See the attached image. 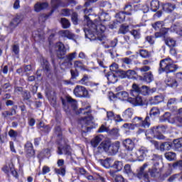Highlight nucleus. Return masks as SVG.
I'll return each instance as SVG.
<instances>
[{
    "mask_svg": "<svg viewBox=\"0 0 182 182\" xmlns=\"http://www.w3.org/2000/svg\"><path fill=\"white\" fill-rule=\"evenodd\" d=\"M153 92L154 91H153L152 90H150L149 87L144 85L141 87V90L139 93H141V95H143L144 96H147L149 95H151V93H153Z\"/></svg>",
    "mask_w": 182,
    "mask_h": 182,
    "instance_id": "c756f323",
    "label": "nucleus"
},
{
    "mask_svg": "<svg viewBox=\"0 0 182 182\" xmlns=\"http://www.w3.org/2000/svg\"><path fill=\"white\" fill-rule=\"evenodd\" d=\"M110 149V141L109 140L103 141L97 147L99 153H103V151H109Z\"/></svg>",
    "mask_w": 182,
    "mask_h": 182,
    "instance_id": "9b49d317",
    "label": "nucleus"
},
{
    "mask_svg": "<svg viewBox=\"0 0 182 182\" xmlns=\"http://www.w3.org/2000/svg\"><path fill=\"white\" fill-rule=\"evenodd\" d=\"M77 55V53L76 52L70 53L68 55L67 58L70 62V61L73 60V59H76Z\"/></svg>",
    "mask_w": 182,
    "mask_h": 182,
    "instance_id": "13d9d810",
    "label": "nucleus"
},
{
    "mask_svg": "<svg viewBox=\"0 0 182 182\" xmlns=\"http://www.w3.org/2000/svg\"><path fill=\"white\" fill-rule=\"evenodd\" d=\"M121 75H124L122 77H127L128 79H133L136 76V71L134 70H129L127 72L121 71Z\"/></svg>",
    "mask_w": 182,
    "mask_h": 182,
    "instance_id": "5701e85b",
    "label": "nucleus"
},
{
    "mask_svg": "<svg viewBox=\"0 0 182 182\" xmlns=\"http://www.w3.org/2000/svg\"><path fill=\"white\" fill-rule=\"evenodd\" d=\"M173 149H177L182 147V138H179L178 139L173 140Z\"/></svg>",
    "mask_w": 182,
    "mask_h": 182,
    "instance_id": "c9c22d12",
    "label": "nucleus"
},
{
    "mask_svg": "<svg viewBox=\"0 0 182 182\" xmlns=\"http://www.w3.org/2000/svg\"><path fill=\"white\" fill-rule=\"evenodd\" d=\"M141 89V87H139V85H137L136 84H133L132 89L131 90V95L132 96H134V94L133 93H140Z\"/></svg>",
    "mask_w": 182,
    "mask_h": 182,
    "instance_id": "c03bdc74",
    "label": "nucleus"
},
{
    "mask_svg": "<svg viewBox=\"0 0 182 182\" xmlns=\"http://www.w3.org/2000/svg\"><path fill=\"white\" fill-rule=\"evenodd\" d=\"M160 161H161V156L154 154L150 162L146 163L140 167L137 173L139 178H149V174L144 170H146L149 166H151V164H153V166L151 168H149V173H151L152 177H156V176L160 173V168H159Z\"/></svg>",
    "mask_w": 182,
    "mask_h": 182,
    "instance_id": "f03ea898",
    "label": "nucleus"
},
{
    "mask_svg": "<svg viewBox=\"0 0 182 182\" xmlns=\"http://www.w3.org/2000/svg\"><path fill=\"white\" fill-rule=\"evenodd\" d=\"M129 161L134 162L139 161V156H137V151L135 152H132L128 155Z\"/></svg>",
    "mask_w": 182,
    "mask_h": 182,
    "instance_id": "72a5a7b5",
    "label": "nucleus"
},
{
    "mask_svg": "<svg viewBox=\"0 0 182 182\" xmlns=\"http://www.w3.org/2000/svg\"><path fill=\"white\" fill-rule=\"evenodd\" d=\"M176 69H178V68L173 63V60L170 58H166L161 61L159 72V73H163V72L171 73V72H176Z\"/></svg>",
    "mask_w": 182,
    "mask_h": 182,
    "instance_id": "7ed1b4c3",
    "label": "nucleus"
},
{
    "mask_svg": "<svg viewBox=\"0 0 182 182\" xmlns=\"http://www.w3.org/2000/svg\"><path fill=\"white\" fill-rule=\"evenodd\" d=\"M164 156L166 160H168V161H174L177 157V155L174 152L169 151L165 153Z\"/></svg>",
    "mask_w": 182,
    "mask_h": 182,
    "instance_id": "7c9ffc66",
    "label": "nucleus"
},
{
    "mask_svg": "<svg viewBox=\"0 0 182 182\" xmlns=\"http://www.w3.org/2000/svg\"><path fill=\"white\" fill-rule=\"evenodd\" d=\"M67 101L68 102V105L71 106L73 109L76 110L77 102L70 97H67Z\"/></svg>",
    "mask_w": 182,
    "mask_h": 182,
    "instance_id": "473e14b6",
    "label": "nucleus"
},
{
    "mask_svg": "<svg viewBox=\"0 0 182 182\" xmlns=\"http://www.w3.org/2000/svg\"><path fill=\"white\" fill-rule=\"evenodd\" d=\"M125 15V13H124L123 11H120L119 13L116 14L115 18H117V21L118 22H123V21H124V19L126 18Z\"/></svg>",
    "mask_w": 182,
    "mask_h": 182,
    "instance_id": "58836bf2",
    "label": "nucleus"
},
{
    "mask_svg": "<svg viewBox=\"0 0 182 182\" xmlns=\"http://www.w3.org/2000/svg\"><path fill=\"white\" fill-rule=\"evenodd\" d=\"M166 43L169 46V48H174V46H176V40L171 38H168L166 40Z\"/></svg>",
    "mask_w": 182,
    "mask_h": 182,
    "instance_id": "a18cd8bd",
    "label": "nucleus"
},
{
    "mask_svg": "<svg viewBox=\"0 0 182 182\" xmlns=\"http://www.w3.org/2000/svg\"><path fill=\"white\" fill-rule=\"evenodd\" d=\"M150 8L152 12H157V10L160 8V1L159 0H152L150 3Z\"/></svg>",
    "mask_w": 182,
    "mask_h": 182,
    "instance_id": "393cba45",
    "label": "nucleus"
},
{
    "mask_svg": "<svg viewBox=\"0 0 182 182\" xmlns=\"http://www.w3.org/2000/svg\"><path fill=\"white\" fill-rule=\"evenodd\" d=\"M132 126L136 127H144V129H149L150 127V117H146L145 119L140 117H135L132 120Z\"/></svg>",
    "mask_w": 182,
    "mask_h": 182,
    "instance_id": "20e7f679",
    "label": "nucleus"
},
{
    "mask_svg": "<svg viewBox=\"0 0 182 182\" xmlns=\"http://www.w3.org/2000/svg\"><path fill=\"white\" fill-rule=\"evenodd\" d=\"M61 15H63V16H69V15H70V10L68 9H63L61 11Z\"/></svg>",
    "mask_w": 182,
    "mask_h": 182,
    "instance_id": "0e129e2a",
    "label": "nucleus"
},
{
    "mask_svg": "<svg viewBox=\"0 0 182 182\" xmlns=\"http://www.w3.org/2000/svg\"><path fill=\"white\" fill-rule=\"evenodd\" d=\"M150 116H154V117L160 116V109L157 107H153L150 111Z\"/></svg>",
    "mask_w": 182,
    "mask_h": 182,
    "instance_id": "79ce46f5",
    "label": "nucleus"
},
{
    "mask_svg": "<svg viewBox=\"0 0 182 182\" xmlns=\"http://www.w3.org/2000/svg\"><path fill=\"white\" fill-rule=\"evenodd\" d=\"M106 76L109 83H116L117 82V75L114 73L109 72Z\"/></svg>",
    "mask_w": 182,
    "mask_h": 182,
    "instance_id": "b1692460",
    "label": "nucleus"
},
{
    "mask_svg": "<svg viewBox=\"0 0 182 182\" xmlns=\"http://www.w3.org/2000/svg\"><path fill=\"white\" fill-rule=\"evenodd\" d=\"M51 5H52V7L54 8V9H56L58 8V6H60V1L59 0H52L51 1Z\"/></svg>",
    "mask_w": 182,
    "mask_h": 182,
    "instance_id": "4d7b16f0",
    "label": "nucleus"
},
{
    "mask_svg": "<svg viewBox=\"0 0 182 182\" xmlns=\"http://www.w3.org/2000/svg\"><path fill=\"white\" fill-rule=\"evenodd\" d=\"M122 127H124V129H128V130H134V127L133 126V124H124L122 125Z\"/></svg>",
    "mask_w": 182,
    "mask_h": 182,
    "instance_id": "e2e57ef3",
    "label": "nucleus"
},
{
    "mask_svg": "<svg viewBox=\"0 0 182 182\" xmlns=\"http://www.w3.org/2000/svg\"><path fill=\"white\" fill-rule=\"evenodd\" d=\"M161 119L163 122H168V123L173 122V121L171 120V114H170V112H165L164 114L161 117Z\"/></svg>",
    "mask_w": 182,
    "mask_h": 182,
    "instance_id": "f704fd0d",
    "label": "nucleus"
},
{
    "mask_svg": "<svg viewBox=\"0 0 182 182\" xmlns=\"http://www.w3.org/2000/svg\"><path fill=\"white\" fill-rule=\"evenodd\" d=\"M9 136H10V137H12L13 139H16V137H18V132L14 129H11L9 132Z\"/></svg>",
    "mask_w": 182,
    "mask_h": 182,
    "instance_id": "bf43d9fd",
    "label": "nucleus"
},
{
    "mask_svg": "<svg viewBox=\"0 0 182 182\" xmlns=\"http://www.w3.org/2000/svg\"><path fill=\"white\" fill-rule=\"evenodd\" d=\"M129 100L134 106H143V99L140 96H137L136 98H131Z\"/></svg>",
    "mask_w": 182,
    "mask_h": 182,
    "instance_id": "a211bd4d",
    "label": "nucleus"
},
{
    "mask_svg": "<svg viewBox=\"0 0 182 182\" xmlns=\"http://www.w3.org/2000/svg\"><path fill=\"white\" fill-rule=\"evenodd\" d=\"M48 8V3H37L34 6V11L36 12H41L42 9Z\"/></svg>",
    "mask_w": 182,
    "mask_h": 182,
    "instance_id": "bb28decb",
    "label": "nucleus"
},
{
    "mask_svg": "<svg viewBox=\"0 0 182 182\" xmlns=\"http://www.w3.org/2000/svg\"><path fill=\"white\" fill-rule=\"evenodd\" d=\"M117 96L121 100H126L129 97V93L126 91H121L117 93Z\"/></svg>",
    "mask_w": 182,
    "mask_h": 182,
    "instance_id": "e433bc0d",
    "label": "nucleus"
},
{
    "mask_svg": "<svg viewBox=\"0 0 182 182\" xmlns=\"http://www.w3.org/2000/svg\"><path fill=\"white\" fill-rule=\"evenodd\" d=\"M88 80L89 77H87V75H84V77L80 81V83H81V85H86Z\"/></svg>",
    "mask_w": 182,
    "mask_h": 182,
    "instance_id": "338daca9",
    "label": "nucleus"
},
{
    "mask_svg": "<svg viewBox=\"0 0 182 182\" xmlns=\"http://www.w3.org/2000/svg\"><path fill=\"white\" fill-rule=\"evenodd\" d=\"M164 97L163 95H156L154 98L150 100L151 105H159V103H161L164 102Z\"/></svg>",
    "mask_w": 182,
    "mask_h": 182,
    "instance_id": "a878e982",
    "label": "nucleus"
},
{
    "mask_svg": "<svg viewBox=\"0 0 182 182\" xmlns=\"http://www.w3.org/2000/svg\"><path fill=\"white\" fill-rule=\"evenodd\" d=\"M109 134L113 136L114 137H118L119 136V129L114 128L111 131L108 132Z\"/></svg>",
    "mask_w": 182,
    "mask_h": 182,
    "instance_id": "3c124183",
    "label": "nucleus"
},
{
    "mask_svg": "<svg viewBox=\"0 0 182 182\" xmlns=\"http://www.w3.org/2000/svg\"><path fill=\"white\" fill-rule=\"evenodd\" d=\"M105 132H109L107 129V127H106V125L102 124L100 129H98V133H105Z\"/></svg>",
    "mask_w": 182,
    "mask_h": 182,
    "instance_id": "69168bd1",
    "label": "nucleus"
},
{
    "mask_svg": "<svg viewBox=\"0 0 182 182\" xmlns=\"http://www.w3.org/2000/svg\"><path fill=\"white\" fill-rule=\"evenodd\" d=\"M85 19L87 22V26L84 28L85 38L90 39V41H95L96 38H98L100 41H103L105 38L103 33L106 31V26L102 24V22L110 21L109 14L102 12L99 16V21H100L95 20L92 23L87 16H85Z\"/></svg>",
    "mask_w": 182,
    "mask_h": 182,
    "instance_id": "f257e3e1",
    "label": "nucleus"
},
{
    "mask_svg": "<svg viewBox=\"0 0 182 182\" xmlns=\"http://www.w3.org/2000/svg\"><path fill=\"white\" fill-rule=\"evenodd\" d=\"M55 173H56L58 176H65V174H66V170L65 169V168H63L60 169L55 168Z\"/></svg>",
    "mask_w": 182,
    "mask_h": 182,
    "instance_id": "5fc2aeb1",
    "label": "nucleus"
},
{
    "mask_svg": "<svg viewBox=\"0 0 182 182\" xmlns=\"http://www.w3.org/2000/svg\"><path fill=\"white\" fill-rule=\"evenodd\" d=\"M90 107L87 106V107L85 108H80L77 112V114H80V113H83V114H86L87 117H85L83 119H81L80 122L81 124H89L90 120H92V117L90 116Z\"/></svg>",
    "mask_w": 182,
    "mask_h": 182,
    "instance_id": "423d86ee",
    "label": "nucleus"
},
{
    "mask_svg": "<svg viewBox=\"0 0 182 182\" xmlns=\"http://www.w3.org/2000/svg\"><path fill=\"white\" fill-rule=\"evenodd\" d=\"M128 31H129V26H122L119 28V33L124 35V34L127 33Z\"/></svg>",
    "mask_w": 182,
    "mask_h": 182,
    "instance_id": "603ef678",
    "label": "nucleus"
},
{
    "mask_svg": "<svg viewBox=\"0 0 182 182\" xmlns=\"http://www.w3.org/2000/svg\"><path fill=\"white\" fill-rule=\"evenodd\" d=\"M61 24L64 29H68V28L70 27V22L65 18H61Z\"/></svg>",
    "mask_w": 182,
    "mask_h": 182,
    "instance_id": "37998d69",
    "label": "nucleus"
},
{
    "mask_svg": "<svg viewBox=\"0 0 182 182\" xmlns=\"http://www.w3.org/2000/svg\"><path fill=\"white\" fill-rule=\"evenodd\" d=\"M55 48L57 49V56L58 58H63L66 55V52L69 50V48H66L65 45L60 42L55 44Z\"/></svg>",
    "mask_w": 182,
    "mask_h": 182,
    "instance_id": "6e6552de",
    "label": "nucleus"
},
{
    "mask_svg": "<svg viewBox=\"0 0 182 182\" xmlns=\"http://www.w3.org/2000/svg\"><path fill=\"white\" fill-rule=\"evenodd\" d=\"M71 19L74 25H77V14L73 13L71 16Z\"/></svg>",
    "mask_w": 182,
    "mask_h": 182,
    "instance_id": "680f3d73",
    "label": "nucleus"
},
{
    "mask_svg": "<svg viewBox=\"0 0 182 182\" xmlns=\"http://www.w3.org/2000/svg\"><path fill=\"white\" fill-rule=\"evenodd\" d=\"M166 84L167 86H170V87H177V81L174 80V78H171L170 77H168L166 80H165Z\"/></svg>",
    "mask_w": 182,
    "mask_h": 182,
    "instance_id": "c85d7f7f",
    "label": "nucleus"
},
{
    "mask_svg": "<svg viewBox=\"0 0 182 182\" xmlns=\"http://www.w3.org/2000/svg\"><path fill=\"white\" fill-rule=\"evenodd\" d=\"M120 149V142L117 141L112 144H110L109 150L112 151V154H116Z\"/></svg>",
    "mask_w": 182,
    "mask_h": 182,
    "instance_id": "cd10ccee",
    "label": "nucleus"
},
{
    "mask_svg": "<svg viewBox=\"0 0 182 182\" xmlns=\"http://www.w3.org/2000/svg\"><path fill=\"white\" fill-rule=\"evenodd\" d=\"M109 70L112 73H116L117 75H119V73H122V71L119 70V65L117 63H114L109 66Z\"/></svg>",
    "mask_w": 182,
    "mask_h": 182,
    "instance_id": "2f4dec72",
    "label": "nucleus"
},
{
    "mask_svg": "<svg viewBox=\"0 0 182 182\" xmlns=\"http://www.w3.org/2000/svg\"><path fill=\"white\" fill-rule=\"evenodd\" d=\"M151 143L154 144L156 150H160L161 151H164L166 150L168 151L173 149V143L171 142H164L160 145L159 144V142L156 141H151Z\"/></svg>",
    "mask_w": 182,
    "mask_h": 182,
    "instance_id": "0eeeda50",
    "label": "nucleus"
},
{
    "mask_svg": "<svg viewBox=\"0 0 182 182\" xmlns=\"http://www.w3.org/2000/svg\"><path fill=\"white\" fill-rule=\"evenodd\" d=\"M22 21H23V16L21 14L17 15L10 23L11 29H15V28H16V26H18L19 23L22 22Z\"/></svg>",
    "mask_w": 182,
    "mask_h": 182,
    "instance_id": "ddd939ff",
    "label": "nucleus"
},
{
    "mask_svg": "<svg viewBox=\"0 0 182 182\" xmlns=\"http://www.w3.org/2000/svg\"><path fill=\"white\" fill-rule=\"evenodd\" d=\"M107 120H114V113L112 111L107 112Z\"/></svg>",
    "mask_w": 182,
    "mask_h": 182,
    "instance_id": "6e6d98bb",
    "label": "nucleus"
},
{
    "mask_svg": "<svg viewBox=\"0 0 182 182\" xmlns=\"http://www.w3.org/2000/svg\"><path fill=\"white\" fill-rule=\"evenodd\" d=\"M174 122H178L179 123H181V124H182V108H180L178 110V114Z\"/></svg>",
    "mask_w": 182,
    "mask_h": 182,
    "instance_id": "49530a36",
    "label": "nucleus"
},
{
    "mask_svg": "<svg viewBox=\"0 0 182 182\" xmlns=\"http://www.w3.org/2000/svg\"><path fill=\"white\" fill-rule=\"evenodd\" d=\"M154 80V77H153V74H151V73H146L144 77V80L146 82V83H151V82H153Z\"/></svg>",
    "mask_w": 182,
    "mask_h": 182,
    "instance_id": "4c0bfd02",
    "label": "nucleus"
},
{
    "mask_svg": "<svg viewBox=\"0 0 182 182\" xmlns=\"http://www.w3.org/2000/svg\"><path fill=\"white\" fill-rule=\"evenodd\" d=\"M132 116H133V109L131 108H128L122 114V117L124 120H125V122L130 120Z\"/></svg>",
    "mask_w": 182,
    "mask_h": 182,
    "instance_id": "f3484780",
    "label": "nucleus"
},
{
    "mask_svg": "<svg viewBox=\"0 0 182 182\" xmlns=\"http://www.w3.org/2000/svg\"><path fill=\"white\" fill-rule=\"evenodd\" d=\"M74 67L75 68V69H81V70L85 69L83 63L80 60H75L74 62Z\"/></svg>",
    "mask_w": 182,
    "mask_h": 182,
    "instance_id": "de8ad7c7",
    "label": "nucleus"
},
{
    "mask_svg": "<svg viewBox=\"0 0 182 182\" xmlns=\"http://www.w3.org/2000/svg\"><path fill=\"white\" fill-rule=\"evenodd\" d=\"M60 35L63 38H67L68 39H73V38H75V34H73L69 30H63L60 31Z\"/></svg>",
    "mask_w": 182,
    "mask_h": 182,
    "instance_id": "4be33fe9",
    "label": "nucleus"
},
{
    "mask_svg": "<svg viewBox=\"0 0 182 182\" xmlns=\"http://www.w3.org/2000/svg\"><path fill=\"white\" fill-rule=\"evenodd\" d=\"M25 151L28 157H33L35 156V151L33 150V145L30 141H28L25 145Z\"/></svg>",
    "mask_w": 182,
    "mask_h": 182,
    "instance_id": "2eb2a0df",
    "label": "nucleus"
},
{
    "mask_svg": "<svg viewBox=\"0 0 182 182\" xmlns=\"http://www.w3.org/2000/svg\"><path fill=\"white\" fill-rule=\"evenodd\" d=\"M115 182H124V178L120 175H118L115 178Z\"/></svg>",
    "mask_w": 182,
    "mask_h": 182,
    "instance_id": "774afa93",
    "label": "nucleus"
},
{
    "mask_svg": "<svg viewBox=\"0 0 182 182\" xmlns=\"http://www.w3.org/2000/svg\"><path fill=\"white\" fill-rule=\"evenodd\" d=\"M124 10V14H125V15H132V11H133V6H132L130 4H127V5H125Z\"/></svg>",
    "mask_w": 182,
    "mask_h": 182,
    "instance_id": "ea45409f",
    "label": "nucleus"
},
{
    "mask_svg": "<svg viewBox=\"0 0 182 182\" xmlns=\"http://www.w3.org/2000/svg\"><path fill=\"white\" fill-rule=\"evenodd\" d=\"M124 170L127 174H132V167L129 164H127L124 166Z\"/></svg>",
    "mask_w": 182,
    "mask_h": 182,
    "instance_id": "052dcab7",
    "label": "nucleus"
},
{
    "mask_svg": "<svg viewBox=\"0 0 182 182\" xmlns=\"http://www.w3.org/2000/svg\"><path fill=\"white\" fill-rule=\"evenodd\" d=\"M131 35L134 36V39H140V31L133 30L131 31Z\"/></svg>",
    "mask_w": 182,
    "mask_h": 182,
    "instance_id": "8fccbe9b",
    "label": "nucleus"
},
{
    "mask_svg": "<svg viewBox=\"0 0 182 182\" xmlns=\"http://www.w3.org/2000/svg\"><path fill=\"white\" fill-rule=\"evenodd\" d=\"M163 11L164 12H167L169 14L170 12H173L176 9V5L171 4L170 3H166L162 6Z\"/></svg>",
    "mask_w": 182,
    "mask_h": 182,
    "instance_id": "412c9836",
    "label": "nucleus"
},
{
    "mask_svg": "<svg viewBox=\"0 0 182 182\" xmlns=\"http://www.w3.org/2000/svg\"><path fill=\"white\" fill-rule=\"evenodd\" d=\"M73 94L76 97H85L89 99L90 97V94L86 87L82 85H77L73 90Z\"/></svg>",
    "mask_w": 182,
    "mask_h": 182,
    "instance_id": "39448f33",
    "label": "nucleus"
},
{
    "mask_svg": "<svg viewBox=\"0 0 182 182\" xmlns=\"http://www.w3.org/2000/svg\"><path fill=\"white\" fill-rule=\"evenodd\" d=\"M153 28H154L155 31H160L161 35H164L167 33L166 28H164V23L163 21H157L154 24L152 25Z\"/></svg>",
    "mask_w": 182,
    "mask_h": 182,
    "instance_id": "4468645a",
    "label": "nucleus"
},
{
    "mask_svg": "<svg viewBox=\"0 0 182 182\" xmlns=\"http://www.w3.org/2000/svg\"><path fill=\"white\" fill-rule=\"evenodd\" d=\"M3 171L4 173H9L11 172V174H13L14 177H18V172L15 170V166H14V163L10 162L8 164H6L3 168Z\"/></svg>",
    "mask_w": 182,
    "mask_h": 182,
    "instance_id": "9d476101",
    "label": "nucleus"
},
{
    "mask_svg": "<svg viewBox=\"0 0 182 182\" xmlns=\"http://www.w3.org/2000/svg\"><path fill=\"white\" fill-rule=\"evenodd\" d=\"M102 166L105 167V168H109V167H112V159H107L102 162Z\"/></svg>",
    "mask_w": 182,
    "mask_h": 182,
    "instance_id": "09e8293b",
    "label": "nucleus"
},
{
    "mask_svg": "<svg viewBox=\"0 0 182 182\" xmlns=\"http://www.w3.org/2000/svg\"><path fill=\"white\" fill-rule=\"evenodd\" d=\"M139 55L141 58H146L150 56L149 52L146 50H140Z\"/></svg>",
    "mask_w": 182,
    "mask_h": 182,
    "instance_id": "864d4df0",
    "label": "nucleus"
},
{
    "mask_svg": "<svg viewBox=\"0 0 182 182\" xmlns=\"http://www.w3.org/2000/svg\"><path fill=\"white\" fill-rule=\"evenodd\" d=\"M161 132L159 129V127H154L146 134V139H148V140H150V141H154L153 140L151 141V139L156 137V136H157Z\"/></svg>",
    "mask_w": 182,
    "mask_h": 182,
    "instance_id": "1a4fd4ad",
    "label": "nucleus"
},
{
    "mask_svg": "<svg viewBox=\"0 0 182 182\" xmlns=\"http://www.w3.org/2000/svg\"><path fill=\"white\" fill-rule=\"evenodd\" d=\"M102 140H103V136H102V135H99V136L94 137L91 140V146L94 148L97 147V146H99V144H100V142H102Z\"/></svg>",
    "mask_w": 182,
    "mask_h": 182,
    "instance_id": "aec40b11",
    "label": "nucleus"
},
{
    "mask_svg": "<svg viewBox=\"0 0 182 182\" xmlns=\"http://www.w3.org/2000/svg\"><path fill=\"white\" fill-rule=\"evenodd\" d=\"M113 168L117 169V171H121L123 168V162L116 161L113 165Z\"/></svg>",
    "mask_w": 182,
    "mask_h": 182,
    "instance_id": "a19ab883",
    "label": "nucleus"
},
{
    "mask_svg": "<svg viewBox=\"0 0 182 182\" xmlns=\"http://www.w3.org/2000/svg\"><path fill=\"white\" fill-rule=\"evenodd\" d=\"M58 153L59 154H67L68 156H70V154H72V149L69 146L63 147V149L60 146H59Z\"/></svg>",
    "mask_w": 182,
    "mask_h": 182,
    "instance_id": "6ab92c4d",
    "label": "nucleus"
},
{
    "mask_svg": "<svg viewBox=\"0 0 182 182\" xmlns=\"http://www.w3.org/2000/svg\"><path fill=\"white\" fill-rule=\"evenodd\" d=\"M123 146L127 150L132 151L134 149V142L130 139H127L123 141Z\"/></svg>",
    "mask_w": 182,
    "mask_h": 182,
    "instance_id": "dca6fc26",
    "label": "nucleus"
},
{
    "mask_svg": "<svg viewBox=\"0 0 182 182\" xmlns=\"http://www.w3.org/2000/svg\"><path fill=\"white\" fill-rule=\"evenodd\" d=\"M136 151V154L139 157V161H143V160H144L145 157L147 156V154L149 153V150L146 149V148L144 146H141Z\"/></svg>",
    "mask_w": 182,
    "mask_h": 182,
    "instance_id": "f8f14e48",
    "label": "nucleus"
}]
</instances>
